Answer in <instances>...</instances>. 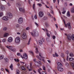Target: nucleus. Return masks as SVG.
<instances>
[{
    "instance_id": "nucleus-24",
    "label": "nucleus",
    "mask_w": 74,
    "mask_h": 74,
    "mask_svg": "<svg viewBox=\"0 0 74 74\" xmlns=\"http://www.w3.org/2000/svg\"><path fill=\"white\" fill-rule=\"evenodd\" d=\"M71 12L72 13H74V7H73L71 9Z\"/></svg>"
},
{
    "instance_id": "nucleus-28",
    "label": "nucleus",
    "mask_w": 74,
    "mask_h": 74,
    "mask_svg": "<svg viewBox=\"0 0 74 74\" xmlns=\"http://www.w3.org/2000/svg\"><path fill=\"white\" fill-rule=\"evenodd\" d=\"M74 59V58H69V61H72V60H73Z\"/></svg>"
},
{
    "instance_id": "nucleus-22",
    "label": "nucleus",
    "mask_w": 74,
    "mask_h": 74,
    "mask_svg": "<svg viewBox=\"0 0 74 74\" xmlns=\"http://www.w3.org/2000/svg\"><path fill=\"white\" fill-rule=\"evenodd\" d=\"M12 67H13V65L12 64L10 66V68L11 69V70H13V68H12Z\"/></svg>"
},
{
    "instance_id": "nucleus-62",
    "label": "nucleus",
    "mask_w": 74,
    "mask_h": 74,
    "mask_svg": "<svg viewBox=\"0 0 74 74\" xmlns=\"http://www.w3.org/2000/svg\"><path fill=\"white\" fill-rule=\"evenodd\" d=\"M5 60L6 62H7V61L8 60V59L7 58H6L5 59Z\"/></svg>"
},
{
    "instance_id": "nucleus-60",
    "label": "nucleus",
    "mask_w": 74,
    "mask_h": 74,
    "mask_svg": "<svg viewBox=\"0 0 74 74\" xmlns=\"http://www.w3.org/2000/svg\"><path fill=\"white\" fill-rule=\"evenodd\" d=\"M33 61H34V62H36V59H34V60H33Z\"/></svg>"
},
{
    "instance_id": "nucleus-55",
    "label": "nucleus",
    "mask_w": 74,
    "mask_h": 74,
    "mask_svg": "<svg viewBox=\"0 0 74 74\" xmlns=\"http://www.w3.org/2000/svg\"><path fill=\"white\" fill-rule=\"evenodd\" d=\"M61 57H62V58H64V56L63 54H61Z\"/></svg>"
},
{
    "instance_id": "nucleus-51",
    "label": "nucleus",
    "mask_w": 74,
    "mask_h": 74,
    "mask_svg": "<svg viewBox=\"0 0 74 74\" xmlns=\"http://www.w3.org/2000/svg\"><path fill=\"white\" fill-rule=\"evenodd\" d=\"M66 53V54H67V55H69V51H66L65 52Z\"/></svg>"
},
{
    "instance_id": "nucleus-2",
    "label": "nucleus",
    "mask_w": 74,
    "mask_h": 74,
    "mask_svg": "<svg viewBox=\"0 0 74 74\" xmlns=\"http://www.w3.org/2000/svg\"><path fill=\"white\" fill-rule=\"evenodd\" d=\"M64 23L65 25V27H67V26L68 27V28L70 30L71 29V25H70V23H68L67 24H66V22H65V21L64 20H63Z\"/></svg>"
},
{
    "instance_id": "nucleus-21",
    "label": "nucleus",
    "mask_w": 74,
    "mask_h": 74,
    "mask_svg": "<svg viewBox=\"0 0 74 74\" xmlns=\"http://www.w3.org/2000/svg\"><path fill=\"white\" fill-rule=\"evenodd\" d=\"M35 52L36 53H39L38 51V48H37V47H36Z\"/></svg>"
},
{
    "instance_id": "nucleus-41",
    "label": "nucleus",
    "mask_w": 74,
    "mask_h": 74,
    "mask_svg": "<svg viewBox=\"0 0 74 74\" xmlns=\"http://www.w3.org/2000/svg\"><path fill=\"white\" fill-rule=\"evenodd\" d=\"M4 58V56H0V60H1V59H3Z\"/></svg>"
},
{
    "instance_id": "nucleus-39",
    "label": "nucleus",
    "mask_w": 74,
    "mask_h": 74,
    "mask_svg": "<svg viewBox=\"0 0 74 74\" xmlns=\"http://www.w3.org/2000/svg\"><path fill=\"white\" fill-rule=\"evenodd\" d=\"M69 63L67 62H66L65 63V66H66V67H68L69 66Z\"/></svg>"
},
{
    "instance_id": "nucleus-7",
    "label": "nucleus",
    "mask_w": 74,
    "mask_h": 74,
    "mask_svg": "<svg viewBox=\"0 0 74 74\" xmlns=\"http://www.w3.org/2000/svg\"><path fill=\"white\" fill-rule=\"evenodd\" d=\"M35 65L36 66H38V67H39V64H41V62L40 61H38V62L36 61V62L34 63Z\"/></svg>"
},
{
    "instance_id": "nucleus-59",
    "label": "nucleus",
    "mask_w": 74,
    "mask_h": 74,
    "mask_svg": "<svg viewBox=\"0 0 74 74\" xmlns=\"http://www.w3.org/2000/svg\"><path fill=\"white\" fill-rule=\"evenodd\" d=\"M35 24L36 25V26H38V24H37V23H35Z\"/></svg>"
},
{
    "instance_id": "nucleus-34",
    "label": "nucleus",
    "mask_w": 74,
    "mask_h": 74,
    "mask_svg": "<svg viewBox=\"0 0 74 74\" xmlns=\"http://www.w3.org/2000/svg\"><path fill=\"white\" fill-rule=\"evenodd\" d=\"M36 57L38 59H39V60H41V58H39V56H36Z\"/></svg>"
},
{
    "instance_id": "nucleus-56",
    "label": "nucleus",
    "mask_w": 74,
    "mask_h": 74,
    "mask_svg": "<svg viewBox=\"0 0 74 74\" xmlns=\"http://www.w3.org/2000/svg\"><path fill=\"white\" fill-rule=\"evenodd\" d=\"M49 38H46V40L47 41H49Z\"/></svg>"
},
{
    "instance_id": "nucleus-15",
    "label": "nucleus",
    "mask_w": 74,
    "mask_h": 74,
    "mask_svg": "<svg viewBox=\"0 0 74 74\" xmlns=\"http://www.w3.org/2000/svg\"><path fill=\"white\" fill-rule=\"evenodd\" d=\"M8 18L9 17H8L5 16L2 19L4 21H8Z\"/></svg>"
},
{
    "instance_id": "nucleus-20",
    "label": "nucleus",
    "mask_w": 74,
    "mask_h": 74,
    "mask_svg": "<svg viewBox=\"0 0 74 74\" xmlns=\"http://www.w3.org/2000/svg\"><path fill=\"white\" fill-rule=\"evenodd\" d=\"M70 65H71L73 69H74V63L70 62L69 63Z\"/></svg>"
},
{
    "instance_id": "nucleus-12",
    "label": "nucleus",
    "mask_w": 74,
    "mask_h": 74,
    "mask_svg": "<svg viewBox=\"0 0 74 74\" xmlns=\"http://www.w3.org/2000/svg\"><path fill=\"white\" fill-rule=\"evenodd\" d=\"M21 2L19 1H17V3H16V5L18 6V7H20L21 5Z\"/></svg>"
},
{
    "instance_id": "nucleus-9",
    "label": "nucleus",
    "mask_w": 74,
    "mask_h": 74,
    "mask_svg": "<svg viewBox=\"0 0 74 74\" xmlns=\"http://www.w3.org/2000/svg\"><path fill=\"white\" fill-rule=\"evenodd\" d=\"M22 37L23 40H25L27 36L26 34L25 33H23L22 35Z\"/></svg>"
},
{
    "instance_id": "nucleus-42",
    "label": "nucleus",
    "mask_w": 74,
    "mask_h": 74,
    "mask_svg": "<svg viewBox=\"0 0 74 74\" xmlns=\"http://www.w3.org/2000/svg\"><path fill=\"white\" fill-rule=\"evenodd\" d=\"M33 10H35V4H33Z\"/></svg>"
},
{
    "instance_id": "nucleus-3",
    "label": "nucleus",
    "mask_w": 74,
    "mask_h": 74,
    "mask_svg": "<svg viewBox=\"0 0 74 74\" xmlns=\"http://www.w3.org/2000/svg\"><path fill=\"white\" fill-rule=\"evenodd\" d=\"M20 41H21V39L17 37L15 38V42L17 44L19 43Z\"/></svg>"
},
{
    "instance_id": "nucleus-57",
    "label": "nucleus",
    "mask_w": 74,
    "mask_h": 74,
    "mask_svg": "<svg viewBox=\"0 0 74 74\" xmlns=\"http://www.w3.org/2000/svg\"><path fill=\"white\" fill-rule=\"evenodd\" d=\"M16 27H19V24H17L16 25Z\"/></svg>"
},
{
    "instance_id": "nucleus-10",
    "label": "nucleus",
    "mask_w": 74,
    "mask_h": 74,
    "mask_svg": "<svg viewBox=\"0 0 74 74\" xmlns=\"http://www.w3.org/2000/svg\"><path fill=\"white\" fill-rule=\"evenodd\" d=\"M57 68V69H58L59 71L62 72L63 71V68H62V67L58 66Z\"/></svg>"
},
{
    "instance_id": "nucleus-11",
    "label": "nucleus",
    "mask_w": 74,
    "mask_h": 74,
    "mask_svg": "<svg viewBox=\"0 0 74 74\" xmlns=\"http://www.w3.org/2000/svg\"><path fill=\"white\" fill-rule=\"evenodd\" d=\"M45 31H46V34L47 36H48L49 37H49H50V35L49 34V33H48L49 32L48 31V29H47V28H45Z\"/></svg>"
},
{
    "instance_id": "nucleus-1",
    "label": "nucleus",
    "mask_w": 74,
    "mask_h": 74,
    "mask_svg": "<svg viewBox=\"0 0 74 74\" xmlns=\"http://www.w3.org/2000/svg\"><path fill=\"white\" fill-rule=\"evenodd\" d=\"M67 39L69 41H71V39L74 41V35L73 34L72 35L71 34H68L67 36Z\"/></svg>"
},
{
    "instance_id": "nucleus-23",
    "label": "nucleus",
    "mask_w": 74,
    "mask_h": 74,
    "mask_svg": "<svg viewBox=\"0 0 74 74\" xmlns=\"http://www.w3.org/2000/svg\"><path fill=\"white\" fill-rule=\"evenodd\" d=\"M42 44V42L41 40H39V43H38V44L40 45H41V44Z\"/></svg>"
},
{
    "instance_id": "nucleus-17",
    "label": "nucleus",
    "mask_w": 74,
    "mask_h": 74,
    "mask_svg": "<svg viewBox=\"0 0 74 74\" xmlns=\"http://www.w3.org/2000/svg\"><path fill=\"white\" fill-rule=\"evenodd\" d=\"M8 16L9 18H12V14L10 13H9L8 14Z\"/></svg>"
},
{
    "instance_id": "nucleus-45",
    "label": "nucleus",
    "mask_w": 74,
    "mask_h": 74,
    "mask_svg": "<svg viewBox=\"0 0 74 74\" xmlns=\"http://www.w3.org/2000/svg\"><path fill=\"white\" fill-rule=\"evenodd\" d=\"M64 5L65 7L67 6V2H65Z\"/></svg>"
},
{
    "instance_id": "nucleus-58",
    "label": "nucleus",
    "mask_w": 74,
    "mask_h": 74,
    "mask_svg": "<svg viewBox=\"0 0 74 74\" xmlns=\"http://www.w3.org/2000/svg\"><path fill=\"white\" fill-rule=\"evenodd\" d=\"M52 38L53 39H55V38H56V37H55V36H53Z\"/></svg>"
},
{
    "instance_id": "nucleus-40",
    "label": "nucleus",
    "mask_w": 74,
    "mask_h": 74,
    "mask_svg": "<svg viewBox=\"0 0 74 74\" xmlns=\"http://www.w3.org/2000/svg\"><path fill=\"white\" fill-rule=\"evenodd\" d=\"M16 74H19V71L18 70H16Z\"/></svg>"
},
{
    "instance_id": "nucleus-36",
    "label": "nucleus",
    "mask_w": 74,
    "mask_h": 74,
    "mask_svg": "<svg viewBox=\"0 0 74 74\" xmlns=\"http://www.w3.org/2000/svg\"><path fill=\"white\" fill-rule=\"evenodd\" d=\"M7 30V27H4L3 28V30Z\"/></svg>"
},
{
    "instance_id": "nucleus-31",
    "label": "nucleus",
    "mask_w": 74,
    "mask_h": 74,
    "mask_svg": "<svg viewBox=\"0 0 74 74\" xmlns=\"http://www.w3.org/2000/svg\"><path fill=\"white\" fill-rule=\"evenodd\" d=\"M31 39H30H30H29L28 42V43L27 44V45H29V44H30V40H31Z\"/></svg>"
},
{
    "instance_id": "nucleus-19",
    "label": "nucleus",
    "mask_w": 74,
    "mask_h": 74,
    "mask_svg": "<svg viewBox=\"0 0 74 74\" xmlns=\"http://www.w3.org/2000/svg\"><path fill=\"white\" fill-rule=\"evenodd\" d=\"M6 47L9 49H11L12 48V46H6Z\"/></svg>"
},
{
    "instance_id": "nucleus-29",
    "label": "nucleus",
    "mask_w": 74,
    "mask_h": 74,
    "mask_svg": "<svg viewBox=\"0 0 74 74\" xmlns=\"http://www.w3.org/2000/svg\"><path fill=\"white\" fill-rule=\"evenodd\" d=\"M8 33H6L5 34L4 36V37H7V36H8Z\"/></svg>"
},
{
    "instance_id": "nucleus-32",
    "label": "nucleus",
    "mask_w": 74,
    "mask_h": 74,
    "mask_svg": "<svg viewBox=\"0 0 74 74\" xmlns=\"http://www.w3.org/2000/svg\"><path fill=\"white\" fill-rule=\"evenodd\" d=\"M40 71H41L42 69L41 68H40L39 69H38V73H39L40 74H41V72L40 71Z\"/></svg>"
},
{
    "instance_id": "nucleus-49",
    "label": "nucleus",
    "mask_w": 74,
    "mask_h": 74,
    "mask_svg": "<svg viewBox=\"0 0 74 74\" xmlns=\"http://www.w3.org/2000/svg\"><path fill=\"white\" fill-rule=\"evenodd\" d=\"M66 11L65 10H64L62 12V14H64L65 13H66Z\"/></svg>"
},
{
    "instance_id": "nucleus-35",
    "label": "nucleus",
    "mask_w": 74,
    "mask_h": 74,
    "mask_svg": "<svg viewBox=\"0 0 74 74\" xmlns=\"http://www.w3.org/2000/svg\"><path fill=\"white\" fill-rule=\"evenodd\" d=\"M47 15H49V16H50V17H51V18H53V17L52 16V15H51L49 13H48Z\"/></svg>"
},
{
    "instance_id": "nucleus-13",
    "label": "nucleus",
    "mask_w": 74,
    "mask_h": 74,
    "mask_svg": "<svg viewBox=\"0 0 74 74\" xmlns=\"http://www.w3.org/2000/svg\"><path fill=\"white\" fill-rule=\"evenodd\" d=\"M23 57L25 59H27V55L26 53H24L23 55Z\"/></svg>"
},
{
    "instance_id": "nucleus-14",
    "label": "nucleus",
    "mask_w": 74,
    "mask_h": 74,
    "mask_svg": "<svg viewBox=\"0 0 74 74\" xmlns=\"http://www.w3.org/2000/svg\"><path fill=\"white\" fill-rule=\"evenodd\" d=\"M8 42H11L12 41V38L11 37H9L8 40Z\"/></svg>"
},
{
    "instance_id": "nucleus-43",
    "label": "nucleus",
    "mask_w": 74,
    "mask_h": 74,
    "mask_svg": "<svg viewBox=\"0 0 74 74\" xmlns=\"http://www.w3.org/2000/svg\"><path fill=\"white\" fill-rule=\"evenodd\" d=\"M30 65L31 69H32V62H31L30 63Z\"/></svg>"
},
{
    "instance_id": "nucleus-8",
    "label": "nucleus",
    "mask_w": 74,
    "mask_h": 74,
    "mask_svg": "<svg viewBox=\"0 0 74 74\" xmlns=\"http://www.w3.org/2000/svg\"><path fill=\"white\" fill-rule=\"evenodd\" d=\"M36 30H33V33L30 32V33L31 35L32 36H34V37H36Z\"/></svg>"
},
{
    "instance_id": "nucleus-33",
    "label": "nucleus",
    "mask_w": 74,
    "mask_h": 74,
    "mask_svg": "<svg viewBox=\"0 0 74 74\" xmlns=\"http://www.w3.org/2000/svg\"><path fill=\"white\" fill-rule=\"evenodd\" d=\"M21 69L22 70H26L25 68V67H24V66L21 67Z\"/></svg>"
},
{
    "instance_id": "nucleus-46",
    "label": "nucleus",
    "mask_w": 74,
    "mask_h": 74,
    "mask_svg": "<svg viewBox=\"0 0 74 74\" xmlns=\"http://www.w3.org/2000/svg\"><path fill=\"white\" fill-rule=\"evenodd\" d=\"M37 5H38V6H39V7H41V6H42V4L41 3H38Z\"/></svg>"
},
{
    "instance_id": "nucleus-50",
    "label": "nucleus",
    "mask_w": 74,
    "mask_h": 74,
    "mask_svg": "<svg viewBox=\"0 0 74 74\" xmlns=\"http://www.w3.org/2000/svg\"><path fill=\"white\" fill-rule=\"evenodd\" d=\"M30 29V28L29 27H28L26 28V30H29Z\"/></svg>"
},
{
    "instance_id": "nucleus-16",
    "label": "nucleus",
    "mask_w": 74,
    "mask_h": 74,
    "mask_svg": "<svg viewBox=\"0 0 74 74\" xmlns=\"http://www.w3.org/2000/svg\"><path fill=\"white\" fill-rule=\"evenodd\" d=\"M19 10L21 12H25V9L22 8H19Z\"/></svg>"
},
{
    "instance_id": "nucleus-54",
    "label": "nucleus",
    "mask_w": 74,
    "mask_h": 74,
    "mask_svg": "<svg viewBox=\"0 0 74 74\" xmlns=\"http://www.w3.org/2000/svg\"><path fill=\"white\" fill-rule=\"evenodd\" d=\"M51 14H53V11L51 10Z\"/></svg>"
},
{
    "instance_id": "nucleus-5",
    "label": "nucleus",
    "mask_w": 74,
    "mask_h": 74,
    "mask_svg": "<svg viewBox=\"0 0 74 74\" xmlns=\"http://www.w3.org/2000/svg\"><path fill=\"white\" fill-rule=\"evenodd\" d=\"M0 8L1 10H4L7 8V6H6L5 5H1Z\"/></svg>"
},
{
    "instance_id": "nucleus-30",
    "label": "nucleus",
    "mask_w": 74,
    "mask_h": 74,
    "mask_svg": "<svg viewBox=\"0 0 74 74\" xmlns=\"http://www.w3.org/2000/svg\"><path fill=\"white\" fill-rule=\"evenodd\" d=\"M69 56H70L72 57L73 56H74V55H73V54L72 53H70Z\"/></svg>"
},
{
    "instance_id": "nucleus-63",
    "label": "nucleus",
    "mask_w": 74,
    "mask_h": 74,
    "mask_svg": "<svg viewBox=\"0 0 74 74\" xmlns=\"http://www.w3.org/2000/svg\"><path fill=\"white\" fill-rule=\"evenodd\" d=\"M69 5H70V6H73V4L71 3H70L69 4Z\"/></svg>"
},
{
    "instance_id": "nucleus-53",
    "label": "nucleus",
    "mask_w": 74,
    "mask_h": 74,
    "mask_svg": "<svg viewBox=\"0 0 74 74\" xmlns=\"http://www.w3.org/2000/svg\"><path fill=\"white\" fill-rule=\"evenodd\" d=\"M5 70H6V71H7V72H8L9 73V71H8V70L6 68L5 69Z\"/></svg>"
},
{
    "instance_id": "nucleus-37",
    "label": "nucleus",
    "mask_w": 74,
    "mask_h": 74,
    "mask_svg": "<svg viewBox=\"0 0 74 74\" xmlns=\"http://www.w3.org/2000/svg\"><path fill=\"white\" fill-rule=\"evenodd\" d=\"M45 25L46 27H49V25L47 23H45Z\"/></svg>"
},
{
    "instance_id": "nucleus-4",
    "label": "nucleus",
    "mask_w": 74,
    "mask_h": 74,
    "mask_svg": "<svg viewBox=\"0 0 74 74\" xmlns=\"http://www.w3.org/2000/svg\"><path fill=\"white\" fill-rule=\"evenodd\" d=\"M38 16L40 18H42L44 16V12L42 11H40L38 13Z\"/></svg>"
},
{
    "instance_id": "nucleus-18",
    "label": "nucleus",
    "mask_w": 74,
    "mask_h": 74,
    "mask_svg": "<svg viewBox=\"0 0 74 74\" xmlns=\"http://www.w3.org/2000/svg\"><path fill=\"white\" fill-rule=\"evenodd\" d=\"M57 64L58 66H62V64L60 62H57Z\"/></svg>"
},
{
    "instance_id": "nucleus-52",
    "label": "nucleus",
    "mask_w": 74,
    "mask_h": 74,
    "mask_svg": "<svg viewBox=\"0 0 74 74\" xmlns=\"http://www.w3.org/2000/svg\"><path fill=\"white\" fill-rule=\"evenodd\" d=\"M55 55L56 57H58V54L56 53H55Z\"/></svg>"
},
{
    "instance_id": "nucleus-44",
    "label": "nucleus",
    "mask_w": 74,
    "mask_h": 74,
    "mask_svg": "<svg viewBox=\"0 0 74 74\" xmlns=\"http://www.w3.org/2000/svg\"><path fill=\"white\" fill-rule=\"evenodd\" d=\"M42 73L43 74H47L45 71H42Z\"/></svg>"
},
{
    "instance_id": "nucleus-6",
    "label": "nucleus",
    "mask_w": 74,
    "mask_h": 74,
    "mask_svg": "<svg viewBox=\"0 0 74 74\" xmlns=\"http://www.w3.org/2000/svg\"><path fill=\"white\" fill-rule=\"evenodd\" d=\"M18 23L20 24L22 23L23 22V18L22 17H20L18 19Z\"/></svg>"
},
{
    "instance_id": "nucleus-38",
    "label": "nucleus",
    "mask_w": 74,
    "mask_h": 74,
    "mask_svg": "<svg viewBox=\"0 0 74 74\" xmlns=\"http://www.w3.org/2000/svg\"><path fill=\"white\" fill-rule=\"evenodd\" d=\"M3 15V12H1L0 13V17H1V16H2Z\"/></svg>"
},
{
    "instance_id": "nucleus-25",
    "label": "nucleus",
    "mask_w": 74,
    "mask_h": 74,
    "mask_svg": "<svg viewBox=\"0 0 74 74\" xmlns=\"http://www.w3.org/2000/svg\"><path fill=\"white\" fill-rule=\"evenodd\" d=\"M66 15L67 16H70V12H69V11H68L67 14H66Z\"/></svg>"
},
{
    "instance_id": "nucleus-64",
    "label": "nucleus",
    "mask_w": 74,
    "mask_h": 74,
    "mask_svg": "<svg viewBox=\"0 0 74 74\" xmlns=\"http://www.w3.org/2000/svg\"><path fill=\"white\" fill-rule=\"evenodd\" d=\"M68 74H72V73H71V72H69L68 73Z\"/></svg>"
},
{
    "instance_id": "nucleus-48",
    "label": "nucleus",
    "mask_w": 74,
    "mask_h": 74,
    "mask_svg": "<svg viewBox=\"0 0 74 74\" xmlns=\"http://www.w3.org/2000/svg\"><path fill=\"white\" fill-rule=\"evenodd\" d=\"M6 42V40L5 39H3L2 40V42Z\"/></svg>"
},
{
    "instance_id": "nucleus-26",
    "label": "nucleus",
    "mask_w": 74,
    "mask_h": 74,
    "mask_svg": "<svg viewBox=\"0 0 74 74\" xmlns=\"http://www.w3.org/2000/svg\"><path fill=\"white\" fill-rule=\"evenodd\" d=\"M40 39L41 40L40 41H41L42 42H44V38L42 37H40Z\"/></svg>"
},
{
    "instance_id": "nucleus-61",
    "label": "nucleus",
    "mask_w": 74,
    "mask_h": 74,
    "mask_svg": "<svg viewBox=\"0 0 74 74\" xmlns=\"http://www.w3.org/2000/svg\"><path fill=\"white\" fill-rule=\"evenodd\" d=\"M43 70H44L45 71V67L44 66H43Z\"/></svg>"
},
{
    "instance_id": "nucleus-27",
    "label": "nucleus",
    "mask_w": 74,
    "mask_h": 74,
    "mask_svg": "<svg viewBox=\"0 0 74 74\" xmlns=\"http://www.w3.org/2000/svg\"><path fill=\"white\" fill-rule=\"evenodd\" d=\"M17 56H21V58H23V57H22V55H21V53H17Z\"/></svg>"
},
{
    "instance_id": "nucleus-47",
    "label": "nucleus",
    "mask_w": 74,
    "mask_h": 74,
    "mask_svg": "<svg viewBox=\"0 0 74 74\" xmlns=\"http://www.w3.org/2000/svg\"><path fill=\"white\" fill-rule=\"evenodd\" d=\"M29 52L30 53H32V55H33L34 54H33V51H30Z\"/></svg>"
}]
</instances>
